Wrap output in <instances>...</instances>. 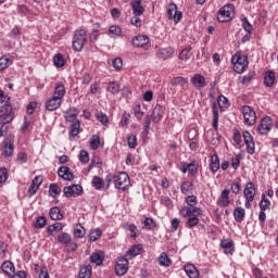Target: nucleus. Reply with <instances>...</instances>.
<instances>
[{
    "mask_svg": "<svg viewBox=\"0 0 278 278\" xmlns=\"http://www.w3.org/2000/svg\"><path fill=\"white\" fill-rule=\"evenodd\" d=\"M49 216L52 220H62V218H64V215H62V212H60V207L58 206L50 208Z\"/></svg>",
    "mask_w": 278,
    "mask_h": 278,
    "instance_id": "32",
    "label": "nucleus"
},
{
    "mask_svg": "<svg viewBox=\"0 0 278 278\" xmlns=\"http://www.w3.org/2000/svg\"><path fill=\"white\" fill-rule=\"evenodd\" d=\"M247 216V211H244V208L242 206H237L233 210V218L236 220V223H242V220H244Z\"/></svg>",
    "mask_w": 278,
    "mask_h": 278,
    "instance_id": "26",
    "label": "nucleus"
},
{
    "mask_svg": "<svg viewBox=\"0 0 278 278\" xmlns=\"http://www.w3.org/2000/svg\"><path fill=\"white\" fill-rule=\"evenodd\" d=\"M130 5L135 16H142V14H144V7H142V0H134Z\"/></svg>",
    "mask_w": 278,
    "mask_h": 278,
    "instance_id": "23",
    "label": "nucleus"
},
{
    "mask_svg": "<svg viewBox=\"0 0 278 278\" xmlns=\"http://www.w3.org/2000/svg\"><path fill=\"white\" fill-rule=\"evenodd\" d=\"M131 42L136 49H142V47L149 45V37L147 35H137L132 38Z\"/></svg>",
    "mask_w": 278,
    "mask_h": 278,
    "instance_id": "14",
    "label": "nucleus"
},
{
    "mask_svg": "<svg viewBox=\"0 0 278 278\" xmlns=\"http://www.w3.org/2000/svg\"><path fill=\"white\" fill-rule=\"evenodd\" d=\"M152 122L160 123L162 118H164V114L162 113V106H155L150 115Z\"/></svg>",
    "mask_w": 278,
    "mask_h": 278,
    "instance_id": "29",
    "label": "nucleus"
},
{
    "mask_svg": "<svg viewBox=\"0 0 278 278\" xmlns=\"http://www.w3.org/2000/svg\"><path fill=\"white\" fill-rule=\"evenodd\" d=\"M14 121V111L10 103V98L5 91L0 89V125H9Z\"/></svg>",
    "mask_w": 278,
    "mask_h": 278,
    "instance_id": "1",
    "label": "nucleus"
},
{
    "mask_svg": "<svg viewBox=\"0 0 278 278\" xmlns=\"http://www.w3.org/2000/svg\"><path fill=\"white\" fill-rule=\"evenodd\" d=\"M220 247L224 249V253H226V255H231L233 254V251H236L233 240L231 239H223L220 241Z\"/></svg>",
    "mask_w": 278,
    "mask_h": 278,
    "instance_id": "17",
    "label": "nucleus"
},
{
    "mask_svg": "<svg viewBox=\"0 0 278 278\" xmlns=\"http://www.w3.org/2000/svg\"><path fill=\"white\" fill-rule=\"evenodd\" d=\"M1 269L3 270L4 275H8V277H16V269L14 268V264L12 262H3L1 265Z\"/></svg>",
    "mask_w": 278,
    "mask_h": 278,
    "instance_id": "18",
    "label": "nucleus"
},
{
    "mask_svg": "<svg viewBox=\"0 0 278 278\" xmlns=\"http://www.w3.org/2000/svg\"><path fill=\"white\" fill-rule=\"evenodd\" d=\"M191 84L194 86V88H205V76L201 74H195L191 78Z\"/></svg>",
    "mask_w": 278,
    "mask_h": 278,
    "instance_id": "24",
    "label": "nucleus"
},
{
    "mask_svg": "<svg viewBox=\"0 0 278 278\" xmlns=\"http://www.w3.org/2000/svg\"><path fill=\"white\" fill-rule=\"evenodd\" d=\"M74 237L75 238H84V236H86V228H84V226H81V224H76L74 226Z\"/></svg>",
    "mask_w": 278,
    "mask_h": 278,
    "instance_id": "39",
    "label": "nucleus"
},
{
    "mask_svg": "<svg viewBox=\"0 0 278 278\" xmlns=\"http://www.w3.org/2000/svg\"><path fill=\"white\" fill-rule=\"evenodd\" d=\"M231 201L229 200V190L228 189H224L222 191L220 198L218 200V204L222 207H227V205H229Z\"/></svg>",
    "mask_w": 278,
    "mask_h": 278,
    "instance_id": "30",
    "label": "nucleus"
},
{
    "mask_svg": "<svg viewBox=\"0 0 278 278\" xmlns=\"http://www.w3.org/2000/svg\"><path fill=\"white\" fill-rule=\"evenodd\" d=\"M212 112H213V129H218V106L216 105V102L212 103Z\"/></svg>",
    "mask_w": 278,
    "mask_h": 278,
    "instance_id": "36",
    "label": "nucleus"
},
{
    "mask_svg": "<svg viewBox=\"0 0 278 278\" xmlns=\"http://www.w3.org/2000/svg\"><path fill=\"white\" fill-rule=\"evenodd\" d=\"M233 4L224 5L217 13L219 23H229L233 18Z\"/></svg>",
    "mask_w": 278,
    "mask_h": 278,
    "instance_id": "6",
    "label": "nucleus"
},
{
    "mask_svg": "<svg viewBox=\"0 0 278 278\" xmlns=\"http://www.w3.org/2000/svg\"><path fill=\"white\" fill-rule=\"evenodd\" d=\"M270 127H273V119L268 116L264 117L258 126V134L266 136L270 131Z\"/></svg>",
    "mask_w": 278,
    "mask_h": 278,
    "instance_id": "12",
    "label": "nucleus"
},
{
    "mask_svg": "<svg viewBox=\"0 0 278 278\" xmlns=\"http://www.w3.org/2000/svg\"><path fill=\"white\" fill-rule=\"evenodd\" d=\"M60 192H62V189H60V188L58 187V185L51 184V185L49 186V194H50V197H52L53 199H55V197H59Z\"/></svg>",
    "mask_w": 278,
    "mask_h": 278,
    "instance_id": "46",
    "label": "nucleus"
},
{
    "mask_svg": "<svg viewBox=\"0 0 278 278\" xmlns=\"http://www.w3.org/2000/svg\"><path fill=\"white\" fill-rule=\"evenodd\" d=\"M129 270V260H127L125 256H119L116 260L115 264V273L119 277H123V275H127V271Z\"/></svg>",
    "mask_w": 278,
    "mask_h": 278,
    "instance_id": "8",
    "label": "nucleus"
},
{
    "mask_svg": "<svg viewBox=\"0 0 278 278\" xmlns=\"http://www.w3.org/2000/svg\"><path fill=\"white\" fill-rule=\"evenodd\" d=\"M62 105V100L52 96L48 101H46V110L48 112H55Z\"/></svg>",
    "mask_w": 278,
    "mask_h": 278,
    "instance_id": "13",
    "label": "nucleus"
},
{
    "mask_svg": "<svg viewBox=\"0 0 278 278\" xmlns=\"http://www.w3.org/2000/svg\"><path fill=\"white\" fill-rule=\"evenodd\" d=\"M174 54L175 48L173 47L162 48L156 52V55L160 60H170Z\"/></svg>",
    "mask_w": 278,
    "mask_h": 278,
    "instance_id": "15",
    "label": "nucleus"
},
{
    "mask_svg": "<svg viewBox=\"0 0 278 278\" xmlns=\"http://www.w3.org/2000/svg\"><path fill=\"white\" fill-rule=\"evenodd\" d=\"M131 118V114L125 112L122 115V119L119 122L121 127H127V125H129V119Z\"/></svg>",
    "mask_w": 278,
    "mask_h": 278,
    "instance_id": "61",
    "label": "nucleus"
},
{
    "mask_svg": "<svg viewBox=\"0 0 278 278\" xmlns=\"http://www.w3.org/2000/svg\"><path fill=\"white\" fill-rule=\"evenodd\" d=\"M167 16L170 21H174V23H179L184 14L181 11H177V4H169L167 9Z\"/></svg>",
    "mask_w": 278,
    "mask_h": 278,
    "instance_id": "11",
    "label": "nucleus"
},
{
    "mask_svg": "<svg viewBox=\"0 0 278 278\" xmlns=\"http://www.w3.org/2000/svg\"><path fill=\"white\" fill-rule=\"evenodd\" d=\"M220 168V160L216 154L211 156V164H210V170L216 175L218 173V169Z\"/></svg>",
    "mask_w": 278,
    "mask_h": 278,
    "instance_id": "28",
    "label": "nucleus"
},
{
    "mask_svg": "<svg viewBox=\"0 0 278 278\" xmlns=\"http://www.w3.org/2000/svg\"><path fill=\"white\" fill-rule=\"evenodd\" d=\"M63 192L67 199H71V197H79L84 192V188L81 185H72L64 187Z\"/></svg>",
    "mask_w": 278,
    "mask_h": 278,
    "instance_id": "9",
    "label": "nucleus"
},
{
    "mask_svg": "<svg viewBox=\"0 0 278 278\" xmlns=\"http://www.w3.org/2000/svg\"><path fill=\"white\" fill-rule=\"evenodd\" d=\"M99 24H94L93 31L89 35V39L91 42H97L99 40Z\"/></svg>",
    "mask_w": 278,
    "mask_h": 278,
    "instance_id": "58",
    "label": "nucleus"
},
{
    "mask_svg": "<svg viewBox=\"0 0 278 278\" xmlns=\"http://www.w3.org/2000/svg\"><path fill=\"white\" fill-rule=\"evenodd\" d=\"M143 226L146 227V229H155V227H157V224L154 222L153 218L146 217V219L143 220Z\"/></svg>",
    "mask_w": 278,
    "mask_h": 278,
    "instance_id": "52",
    "label": "nucleus"
},
{
    "mask_svg": "<svg viewBox=\"0 0 278 278\" xmlns=\"http://www.w3.org/2000/svg\"><path fill=\"white\" fill-rule=\"evenodd\" d=\"M132 110L137 121H142V117L144 116V111L142 110V106L140 104H136Z\"/></svg>",
    "mask_w": 278,
    "mask_h": 278,
    "instance_id": "45",
    "label": "nucleus"
},
{
    "mask_svg": "<svg viewBox=\"0 0 278 278\" xmlns=\"http://www.w3.org/2000/svg\"><path fill=\"white\" fill-rule=\"evenodd\" d=\"M129 149H136L138 144V137L136 135H130L127 139Z\"/></svg>",
    "mask_w": 278,
    "mask_h": 278,
    "instance_id": "59",
    "label": "nucleus"
},
{
    "mask_svg": "<svg viewBox=\"0 0 278 278\" xmlns=\"http://www.w3.org/2000/svg\"><path fill=\"white\" fill-rule=\"evenodd\" d=\"M124 229H128L130 231V238H137L138 235L136 233V230L138 229L135 224L126 223L124 224Z\"/></svg>",
    "mask_w": 278,
    "mask_h": 278,
    "instance_id": "51",
    "label": "nucleus"
},
{
    "mask_svg": "<svg viewBox=\"0 0 278 278\" xmlns=\"http://www.w3.org/2000/svg\"><path fill=\"white\" fill-rule=\"evenodd\" d=\"M231 62L233 64V71L239 75L244 73L249 66V58H247V55L235 54L231 59Z\"/></svg>",
    "mask_w": 278,
    "mask_h": 278,
    "instance_id": "5",
    "label": "nucleus"
},
{
    "mask_svg": "<svg viewBox=\"0 0 278 278\" xmlns=\"http://www.w3.org/2000/svg\"><path fill=\"white\" fill-rule=\"evenodd\" d=\"M65 96H66V86H64V84H62L60 81L55 83L53 97L63 101Z\"/></svg>",
    "mask_w": 278,
    "mask_h": 278,
    "instance_id": "20",
    "label": "nucleus"
},
{
    "mask_svg": "<svg viewBox=\"0 0 278 278\" xmlns=\"http://www.w3.org/2000/svg\"><path fill=\"white\" fill-rule=\"evenodd\" d=\"M10 64H12V60L5 56L0 58V71H5Z\"/></svg>",
    "mask_w": 278,
    "mask_h": 278,
    "instance_id": "56",
    "label": "nucleus"
},
{
    "mask_svg": "<svg viewBox=\"0 0 278 278\" xmlns=\"http://www.w3.org/2000/svg\"><path fill=\"white\" fill-rule=\"evenodd\" d=\"M92 277V266L84 265L80 267L78 278H90Z\"/></svg>",
    "mask_w": 278,
    "mask_h": 278,
    "instance_id": "31",
    "label": "nucleus"
},
{
    "mask_svg": "<svg viewBox=\"0 0 278 278\" xmlns=\"http://www.w3.org/2000/svg\"><path fill=\"white\" fill-rule=\"evenodd\" d=\"M264 84L267 88H270L275 84V72L267 71L265 73Z\"/></svg>",
    "mask_w": 278,
    "mask_h": 278,
    "instance_id": "35",
    "label": "nucleus"
},
{
    "mask_svg": "<svg viewBox=\"0 0 278 278\" xmlns=\"http://www.w3.org/2000/svg\"><path fill=\"white\" fill-rule=\"evenodd\" d=\"M113 182L117 190H122L125 192V190H129V187L131 186V181L129 180V175L125 172L116 173L113 176Z\"/></svg>",
    "mask_w": 278,
    "mask_h": 278,
    "instance_id": "3",
    "label": "nucleus"
},
{
    "mask_svg": "<svg viewBox=\"0 0 278 278\" xmlns=\"http://www.w3.org/2000/svg\"><path fill=\"white\" fill-rule=\"evenodd\" d=\"M73 124L71 125L70 128V136L72 138H77L79 136V129H81V123L79 121L72 122Z\"/></svg>",
    "mask_w": 278,
    "mask_h": 278,
    "instance_id": "33",
    "label": "nucleus"
},
{
    "mask_svg": "<svg viewBox=\"0 0 278 278\" xmlns=\"http://www.w3.org/2000/svg\"><path fill=\"white\" fill-rule=\"evenodd\" d=\"M53 64L56 66V68H62L66 64L64 61V56L62 54H55L53 58Z\"/></svg>",
    "mask_w": 278,
    "mask_h": 278,
    "instance_id": "44",
    "label": "nucleus"
},
{
    "mask_svg": "<svg viewBox=\"0 0 278 278\" xmlns=\"http://www.w3.org/2000/svg\"><path fill=\"white\" fill-rule=\"evenodd\" d=\"M79 162H81V164H88V162H90V156L88 154V151H86V150L80 151Z\"/></svg>",
    "mask_w": 278,
    "mask_h": 278,
    "instance_id": "57",
    "label": "nucleus"
},
{
    "mask_svg": "<svg viewBox=\"0 0 278 278\" xmlns=\"http://www.w3.org/2000/svg\"><path fill=\"white\" fill-rule=\"evenodd\" d=\"M185 201L189 207H198L197 203H199V200L197 199V195H188Z\"/></svg>",
    "mask_w": 278,
    "mask_h": 278,
    "instance_id": "54",
    "label": "nucleus"
},
{
    "mask_svg": "<svg viewBox=\"0 0 278 278\" xmlns=\"http://www.w3.org/2000/svg\"><path fill=\"white\" fill-rule=\"evenodd\" d=\"M96 118L97 121H99V123H101V125H104V126L110 123L108 115H105L103 112L97 113Z\"/></svg>",
    "mask_w": 278,
    "mask_h": 278,
    "instance_id": "53",
    "label": "nucleus"
},
{
    "mask_svg": "<svg viewBox=\"0 0 278 278\" xmlns=\"http://www.w3.org/2000/svg\"><path fill=\"white\" fill-rule=\"evenodd\" d=\"M47 225V218L45 216H39L36 219L35 227L36 229H42Z\"/></svg>",
    "mask_w": 278,
    "mask_h": 278,
    "instance_id": "60",
    "label": "nucleus"
},
{
    "mask_svg": "<svg viewBox=\"0 0 278 278\" xmlns=\"http://www.w3.org/2000/svg\"><path fill=\"white\" fill-rule=\"evenodd\" d=\"M58 240L61 244L67 247V244H71V235L67 232H62L58 236Z\"/></svg>",
    "mask_w": 278,
    "mask_h": 278,
    "instance_id": "43",
    "label": "nucleus"
},
{
    "mask_svg": "<svg viewBox=\"0 0 278 278\" xmlns=\"http://www.w3.org/2000/svg\"><path fill=\"white\" fill-rule=\"evenodd\" d=\"M184 270L189 278H199V269L193 264H187L184 266Z\"/></svg>",
    "mask_w": 278,
    "mask_h": 278,
    "instance_id": "22",
    "label": "nucleus"
},
{
    "mask_svg": "<svg viewBox=\"0 0 278 278\" xmlns=\"http://www.w3.org/2000/svg\"><path fill=\"white\" fill-rule=\"evenodd\" d=\"M260 207H261L262 212H266V210H268L270 207V200H268V198H266L265 194H262Z\"/></svg>",
    "mask_w": 278,
    "mask_h": 278,
    "instance_id": "48",
    "label": "nucleus"
},
{
    "mask_svg": "<svg viewBox=\"0 0 278 278\" xmlns=\"http://www.w3.org/2000/svg\"><path fill=\"white\" fill-rule=\"evenodd\" d=\"M194 188V185L190 181H184L180 186V191L182 194H188L190 192H192Z\"/></svg>",
    "mask_w": 278,
    "mask_h": 278,
    "instance_id": "42",
    "label": "nucleus"
},
{
    "mask_svg": "<svg viewBox=\"0 0 278 278\" xmlns=\"http://www.w3.org/2000/svg\"><path fill=\"white\" fill-rule=\"evenodd\" d=\"M161 203H162V205L167 207V210H173V207H174L173 200H170V198H168V197L162 198Z\"/></svg>",
    "mask_w": 278,
    "mask_h": 278,
    "instance_id": "62",
    "label": "nucleus"
},
{
    "mask_svg": "<svg viewBox=\"0 0 278 278\" xmlns=\"http://www.w3.org/2000/svg\"><path fill=\"white\" fill-rule=\"evenodd\" d=\"M91 186H93L96 190H103V188H105V182L101 177L94 176L92 178Z\"/></svg>",
    "mask_w": 278,
    "mask_h": 278,
    "instance_id": "38",
    "label": "nucleus"
},
{
    "mask_svg": "<svg viewBox=\"0 0 278 278\" xmlns=\"http://www.w3.org/2000/svg\"><path fill=\"white\" fill-rule=\"evenodd\" d=\"M87 42H88V38L86 35V30L84 28L76 30L72 41V47L74 51H77V52L81 51V49H84Z\"/></svg>",
    "mask_w": 278,
    "mask_h": 278,
    "instance_id": "4",
    "label": "nucleus"
},
{
    "mask_svg": "<svg viewBox=\"0 0 278 278\" xmlns=\"http://www.w3.org/2000/svg\"><path fill=\"white\" fill-rule=\"evenodd\" d=\"M179 214L182 218H187L186 225L189 229H192L199 225V216L203 215V210L201 207L181 206Z\"/></svg>",
    "mask_w": 278,
    "mask_h": 278,
    "instance_id": "2",
    "label": "nucleus"
},
{
    "mask_svg": "<svg viewBox=\"0 0 278 278\" xmlns=\"http://www.w3.org/2000/svg\"><path fill=\"white\" fill-rule=\"evenodd\" d=\"M14 153V141H4L3 149H2V155H5L7 157H10Z\"/></svg>",
    "mask_w": 278,
    "mask_h": 278,
    "instance_id": "27",
    "label": "nucleus"
},
{
    "mask_svg": "<svg viewBox=\"0 0 278 278\" xmlns=\"http://www.w3.org/2000/svg\"><path fill=\"white\" fill-rule=\"evenodd\" d=\"M159 264L160 266L168 267L173 262L170 261V257H168V254L166 252H162L159 256Z\"/></svg>",
    "mask_w": 278,
    "mask_h": 278,
    "instance_id": "37",
    "label": "nucleus"
},
{
    "mask_svg": "<svg viewBox=\"0 0 278 278\" xmlns=\"http://www.w3.org/2000/svg\"><path fill=\"white\" fill-rule=\"evenodd\" d=\"M89 142L92 151H97L101 146V137H99V135H92Z\"/></svg>",
    "mask_w": 278,
    "mask_h": 278,
    "instance_id": "40",
    "label": "nucleus"
},
{
    "mask_svg": "<svg viewBox=\"0 0 278 278\" xmlns=\"http://www.w3.org/2000/svg\"><path fill=\"white\" fill-rule=\"evenodd\" d=\"M90 262L96 264V266H101L103 264V252H94L90 255Z\"/></svg>",
    "mask_w": 278,
    "mask_h": 278,
    "instance_id": "34",
    "label": "nucleus"
},
{
    "mask_svg": "<svg viewBox=\"0 0 278 278\" xmlns=\"http://www.w3.org/2000/svg\"><path fill=\"white\" fill-rule=\"evenodd\" d=\"M243 114L244 123L249 125V127H253L255 125V121H257V114L250 105H243L241 109Z\"/></svg>",
    "mask_w": 278,
    "mask_h": 278,
    "instance_id": "7",
    "label": "nucleus"
},
{
    "mask_svg": "<svg viewBox=\"0 0 278 278\" xmlns=\"http://www.w3.org/2000/svg\"><path fill=\"white\" fill-rule=\"evenodd\" d=\"M140 251H142V244H135L126 252V257L134 260V257L140 255Z\"/></svg>",
    "mask_w": 278,
    "mask_h": 278,
    "instance_id": "25",
    "label": "nucleus"
},
{
    "mask_svg": "<svg viewBox=\"0 0 278 278\" xmlns=\"http://www.w3.org/2000/svg\"><path fill=\"white\" fill-rule=\"evenodd\" d=\"M101 229L97 228V229H92L89 233V240L91 242H97V240H99V238H101Z\"/></svg>",
    "mask_w": 278,
    "mask_h": 278,
    "instance_id": "49",
    "label": "nucleus"
},
{
    "mask_svg": "<svg viewBox=\"0 0 278 278\" xmlns=\"http://www.w3.org/2000/svg\"><path fill=\"white\" fill-rule=\"evenodd\" d=\"M151 121H153L151 115L150 114L146 115V118H144V122H143V134H144V136L149 135V129H151Z\"/></svg>",
    "mask_w": 278,
    "mask_h": 278,
    "instance_id": "47",
    "label": "nucleus"
},
{
    "mask_svg": "<svg viewBox=\"0 0 278 278\" xmlns=\"http://www.w3.org/2000/svg\"><path fill=\"white\" fill-rule=\"evenodd\" d=\"M58 175L61 177V179H64V181H73L74 179L71 168L66 165H63L58 169Z\"/></svg>",
    "mask_w": 278,
    "mask_h": 278,
    "instance_id": "16",
    "label": "nucleus"
},
{
    "mask_svg": "<svg viewBox=\"0 0 278 278\" xmlns=\"http://www.w3.org/2000/svg\"><path fill=\"white\" fill-rule=\"evenodd\" d=\"M77 116H79V111L76 108L68 109L64 113V118L67 123H75L77 122Z\"/></svg>",
    "mask_w": 278,
    "mask_h": 278,
    "instance_id": "21",
    "label": "nucleus"
},
{
    "mask_svg": "<svg viewBox=\"0 0 278 278\" xmlns=\"http://www.w3.org/2000/svg\"><path fill=\"white\" fill-rule=\"evenodd\" d=\"M108 90L112 94H118V92H121V86H118V84L116 83H110L108 86Z\"/></svg>",
    "mask_w": 278,
    "mask_h": 278,
    "instance_id": "55",
    "label": "nucleus"
},
{
    "mask_svg": "<svg viewBox=\"0 0 278 278\" xmlns=\"http://www.w3.org/2000/svg\"><path fill=\"white\" fill-rule=\"evenodd\" d=\"M4 181H8V169L5 167L0 168V186H3Z\"/></svg>",
    "mask_w": 278,
    "mask_h": 278,
    "instance_id": "63",
    "label": "nucleus"
},
{
    "mask_svg": "<svg viewBox=\"0 0 278 278\" xmlns=\"http://www.w3.org/2000/svg\"><path fill=\"white\" fill-rule=\"evenodd\" d=\"M243 140L247 147V152L250 155H253V153H255V141L253 140V136L251 132H249V130L243 131Z\"/></svg>",
    "mask_w": 278,
    "mask_h": 278,
    "instance_id": "10",
    "label": "nucleus"
},
{
    "mask_svg": "<svg viewBox=\"0 0 278 278\" xmlns=\"http://www.w3.org/2000/svg\"><path fill=\"white\" fill-rule=\"evenodd\" d=\"M191 51H192V48H186V49L181 50V52L179 54V60H182V62H188V60H190Z\"/></svg>",
    "mask_w": 278,
    "mask_h": 278,
    "instance_id": "50",
    "label": "nucleus"
},
{
    "mask_svg": "<svg viewBox=\"0 0 278 278\" xmlns=\"http://www.w3.org/2000/svg\"><path fill=\"white\" fill-rule=\"evenodd\" d=\"M245 200L255 201V185L253 182H248L243 190Z\"/></svg>",
    "mask_w": 278,
    "mask_h": 278,
    "instance_id": "19",
    "label": "nucleus"
},
{
    "mask_svg": "<svg viewBox=\"0 0 278 278\" xmlns=\"http://www.w3.org/2000/svg\"><path fill=\"white\" fill-rule=\"evenodd\" d=\"M121 34H123V29L121 28V26L114 25L109 28L110 38H118Z\"/></svg>",
    "mask_w": 278,
    "mask_h": 278,
    "instance_id": "41",
    "label": "nucleus"
},
{
    "mask_svg": "<svg viewBox=\"0 0 278 278\" xmlns=\"http://www.w3.org/2000/svg\"><path fill=\"white\" fill-rule=\"evenodd\" d=\"M219 108H229V100L225 96H219L218 98Z\"/></svg>",
    "mask_w": 278,
    "mask_h": 278,
    "instance_id": "64",
    "label": "nucleus"
}]
</instances>
